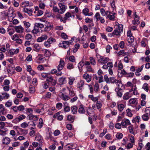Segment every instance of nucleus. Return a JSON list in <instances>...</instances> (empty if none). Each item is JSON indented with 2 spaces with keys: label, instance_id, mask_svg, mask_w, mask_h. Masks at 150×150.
Returning a JSON list of instances; mask_svg holds the SVG:
<instances>
[{
  "label": "nucleus",
  "instance_id": "1",
  "mask_svg": "<svg viewBox=\"0 0 150 150\" xmlns=\"http://www.w3.org/2000/svg\"><path fill=\"white\" fill-rule=\"evenodd\" d=\"M44 26L45 27L42 30L41 32L49 31L52 29L53 28L52 24L48 21H46L45 23Z\"/></svg>",
  "mask_w": 150,
  "mask_h": 150
},
{
  "label": "nucleus",
  "instance_id": "2",
  "mask_svg": "<svg viewBox=\"0 0 150 150\" xmlns=\"http://www.w3.org/2000/svg\"><path fill=\"white\" fill-rule=\"evenodd\" d=\"M46 81H47V83L49 86H54L57 83L56 80L53 79L52 76H50L48 77Z\"/></svg>",
  "mask_w": 150,
  "mask_h": 150
},
{
  "label": "nucleus",
  "instance_id": "3",
  "mask_svg": "<svg viewBox=\"0 0 150 150\" xmlns=\"http://www.w3.org/2000/svg\"><path fill=\"white\" fill-rule=\"evenodd\" d=\"M25 117L26 116L24 115H21L18 117H15L12 121V122L13 123L17 124L21 121L25 119Z\"/></svg>",
  "mask_w": 150,
  "mask_h": 150
},
{
  "label": "nucleus",
  "instance_id": "4",
  "mask_svg": "<svg viewBox=\"0 0 150 150\" xmlns=\"http://www.w3.org/2000/svg\"><path fill=\"white\" fill-rule=\"evenodd\" d=\"M106 13V17L107 18H109L110 20L111 21L114 20L115 18V15L116 14L113 11L111 12L109 11H107Z\"/></svg>",
  "mask_w": 150,
  "mask_h": 150
},
{
  "label": "nucleus",
  "instance_id": "5",
  "mask_svg": "<svg viewBox=\"0 0 150 150\" xmlns=\"http://www.w3.org/2000/svg\"><path fill=\"white\" fill-rule=\"evenodd\" d=\"M58 6L60 8L59 9V13L61 14H63L64 13L66 9L67 8V6L62 3H59Z\"/></svg>",
  "mask_w": 150,
  "mask_h": 150
},
{
  "label": "nucleus",
  "instance_id": "6",
  "mask_svg": "<svg viewBox=\"0 0 150 150\" xmlns=\"http://www.w3.org/2000/svg\"><path fill=\"white\" fill-rule=\"evenodd\" d=\"M10 96L8 93L6 92H4L0 95V101L2 100L3 99H8Z\"/></svg>",
  "mask_w": 150,
  "mask_h": 150
},
{
  "label": "nucleus",
  "instance_id": "7",
  "mask_svg": "<svg viewBox=\"0 0 150 150\" xmlns=\"http://www.w3.org/2000/svg\"><path fill=\"white\" fill-rule=\"evenodd\" d=\"M122 127L126 128L127 126L131 125L129 120L128 119L123 120L121 123Z\"/></svg>",
  "mask_w": 150,
  "mask_h": 150
},
{
  "label": "nucleus",
  "instance_id": "8",
  "mask_svg": "<svg viewBox=\"0 0 150 150\" xmlns=\"http://www.w3.org/2000/svg\"><path fill=\"white\" fill-rule=\"evenodd\" d=\"M65 62L64 61L61 59L59 62V64L57 67V69L59 71H61L65 65Z\"/></svg>",
  "mask_w": 150,
  "mask_h": 150
},
{
  "label": "nucleus",
  "instance_id": "9",
  "mask_svg": "<svg viewBox=\"0 0 150 150\" xmlns=\"http://www.w3.org/2000/svg\"><path fill=\"white\" fill-rule=\"evenodd\" d=\"M59 47L66 49L68 47H69V46L68 45V42L65 41H63L62 44L60 43Z\"/></svg>",
  "mask_w": 150,
  "mask_h": 150
},
{
  "label": "nucleus",
  "instance_id": "10",
  "mask_svg": "<svg viewBox=\"0 0 150 150\" xmlns=\"http://www.w3.org/2000/svg\"><path fill=\"white\" fill-rule=\"evenodd\" d=\"M15 30L16 32L19 33H23L24 31V28L21 25L16 26Z\"/></svg>",
  "mask_w": 150,
  "mask_h": 150
},
{
  "label": "nucleus",
  "instance_id": "11",
  "mask_svg": "<svg viewBox=\"0 0 150 150\" xmlns=\"http://www.w3.org/2000/svg\"><path fill=\"white\" fill-rule=\"evenodd\" d=\"M60 112H58L55 114L53 116L54 118H57L59 120H62L63 118V116L62 115H60Z\"/></svg>",
  "mask_w": 150,
  "mask_h": 150
},
{
  "label": "nucleus",
  "instance_id": "12",
  "mask_svg": "<svg viewBox=\"0 0 150 150\" xmlns=\"http://www.w3.org/2000/svg\"><path fill=\"white\" fill-rule=\"evenodd\" d=\"M47 38V36L46 35H42L41 37L38 38L37 41L38 42H41Z\"/></svg>",
  "mask_w": 150,
  "mask_h": 150
},
{
  "label": "nucleus",
  "instance_id": "13",
  "mask_svg": "<svg viewBox=\"0 0 150 150\" xmlns=\"http://www.w3.org/2000/svg\"><path fill=\"white\" fill-rule=\"evenodd\" d=\"M117 83H115L117 85V88L119 90H122L125 88L124 86H123V84L122 83V81L120 80H118Z\"/></svg>",
  "mask_w": 150,
  "mask_h": 150
},
{
  "label": "nucleus",
  "instance_id": "14",
  "mask_svg": "<svg viewBox=\"0 0 150 150\" xmlns=\"http://www.w3.org/2000/svg\"><path fill=\"white\" fill-rule=\"evenodd\" d=\"M89 9L88 8H85L82 11V13L83 14L86 16H91L93 14V13L91 12L88 13Z\"/></svg>",
  "mask_w": 150,
  "mask_h": 150
},
{
  "label": "nucleus",
  "instance_id": "15",
  "mask_svg": "<svg viewBox=\"0 0 150 150\" xmlns=\"http://www.w3.org/2000/svg\"><path fill=\"white\" fill-rule=\"evenodd\" d=\"M19 50V49L18 48L16 49V50L14 49H11L9 50L8 53L11 55H13L18 53Z\"/></svg>",
  "mask_w": 150,
  "mask_h": 150
},
{
  "label": "nucleus",
  "instance_id": "16",
  "mask_svg": "<svg viewBox=\"0 0 150 150\" xmlns=\"http://www.w3.org/2000/svg\"><path fill=\"white\" fill-rule=\"evenodd\" d=\"M127 73L125 70H122L121 69H118V75L119 76H122V75H126Z\"/></svg>",
  "mask_w": 150,
  "mask_h": 150
},
{
  "label": "nucleus",
  "instance_id": "17",
  "mask_svg": "<svg viewBox=\"0 0 150 150\" xmlns=\"http://www.w3.org/2000/svg\"><path fill=\"white\" fill-rule=\"evenodd\" d=\"M78 109V112L80 114H83L85 113V111L84 108V106L81 105Z\"/></svg>",
  "mask_w": 150,
  "mask_h": 150
},
{
  "label": "nucleus",
  "instance_id": "18",
  "mask_svg": "<svg viewBox=\"0 0 150 150\" xmlns=\"http://www.w3.org/2000/svg\"><path fill=\"white\" fill-rule=\"evenodd\" d=\"M130 125L128 127V129L129 131V132L131 134L135 135V132L134 131V127L132 125Z\"/></svg>",
  "mask_w": 150,
  "mask_h": 150
},
{
  "label": "nucleus",
  "instance_id": "19",
  "mask_svg": "<svg viewBox=\"0 0 150 150\" xmlns=\"http://www.w3.org/2000/svg\"><path fill=\"white\" fill-rule=\"evenodd\" d=\"M35 27H36L38 28H40V30H41L45 27L44 24L38 23H36L35 24Z\"/></svg>",
  "mask_w": 150,
  "mask_h": 150
},
{
  "label": "nucleus",
  "instance_id": "20",
  "mask_svg": "<svg viewBox=\"0 0 150 150\" xmlns=\"http://www.w3.org/2000/svg\"><path fill=\"white\" fill-rule=\"evenodd\" d=\"M83 78L87 79H88V81H87V82H89L90 81H91V76H90L89 75L87 74H84L83 76Z\"/></svg>",
  "mask_w": 150,
  "mask_h": 150
},
{
  "label": "nucleus",
  "instance_id": "21",
  "mask_svg": "<svg viewBox=\"0 0 150 150\" xmlns=\"http://www.w3.org/2000/svg\"><path fill=\"white\" fill-rule=\"evenodd\" d=\"M77 110L78 108L76 106H73L71 107V110L73 114H76L77 112Z\"/></svg>",
  "mask_w": 150,
  "mask_h": 150
},
{
  "label": "nucleus",
  "instance_id": "22",
  "mask_svg": "<svg viewBox=\"0 0 150 150\" xmlns=\"http://www.w3.org/2000/svg\"><path fill=\"white\" fill-rule=\"evenodd\" d=\"M59 84L60 85H62L64 83H65L66 82V78L65 77H61L59 79Z\"/></svg>",
  "mask_w": 150,
  "mask_h": 150
},
{
  "label": "nucleus",
  "instance_id": "23",
  "mask_svg": "<svg viewBox=\"0 0 150 150\" xmlns=\"http://www.w3.org/2000/svg\"><path fill=\"white\" fill-rule=\"evenodd\" d=\"M19 129L20 132L21 133L20 134L24 136L26 135L28 133V130L26 129H23L21 128H19Z\"/></svg>",
  "mask_w": 150,
  "mask_h": 150
},
{
  "label": "nucleus",
  "instance_id": "24",
  "mask_svg": "<svg viewBox=\"0 0 150 150\" xmlns=\"http://www.w3.org/2000/svg\"><path fill=\"white\" fill-rule=\"evenodd\" d=\"M75 116L72 115H69L67 117V120L72 123L75 119Z\"/></svg>",
  "mask_w": 150,
  "mask_h": 150
},
{
  "label": "nucleus",
  "instance_id": "25",
  "mask_svg": "<svg viewBox=\"0 0 150 150\" xmlns=\"http://www.w3.org/2000/svg\"><path fill=\"white\" fill-rule=\"evenodd\" d=\"M118 82V80L116 79L114 77H111L109 78L110 83H116Z\"/></svg>",
  "mask_w": 150,
  "mask_h": 150
},
{
  "label": "nucleus",
  "instance_id": "26",
  "mask_svg": "<svg viewBox=\"0 0 150 150\" xmlns=\"http://www.w3.org/2000/svg\"><path fill=\"white\" fill-rule=\"evenodd\" d=\"M69 91V95L71 97H73L75 95V93L72 88H67Z\"/></svg>",
  "mask_w": 150,
  "mask_h": 150
},
{
  "label": "nucleus",
  "instance_id": "27",
  "mask_svg": "<svg viewBox=\"0 0 150 150\" xmlns=\"http://www.w3.org/2000/svg\"><path fill=\"white\" fill-rule=\"evenodd\" d=\"M125 106L122 104H120L117 105V108L119 111L122 112Z\"/></svg>",
  "mask_w": 150,
  "mask_h": 150
},
{
  "label": "nucleus",
  "instance_id": "28",
  "mask_svg": "<svg viewBox=\"0 0 150 150\" xmlns=\"http://www.w3.org/2000/svg\"><path fill=\"white\" fill-rule=\"evenodd\" d=\"M35 139L36 140L38 141L39 142H42V138L40 134H38L36 135Z\"/></svg>",
  "mask_w": 150,
  "mask_h": 150
},
{
  "label": "nucleus",
  "instance_id": "29",
  "mask_svg": "<svg viewBox=\"0 0 150 150\" xmlns=\"http://www.w3.org/2000/svg\"><path fill=\"white\" fill-rule=\"evenodd\" d=\"M65 150H70L74 149V147L73 144H67L65 146Z\"/></svg>",
  "mask_w": 150,
  "mask_h": 150
},
{
  "label": "nucleus",
  "instance_id": "30",
  "mask_svg": "<svg viewBox=\"0 0 150 150\" xmlns=\"http://www.w3.org/2000/svg\"><path fill=\"white\" fill-rule=\"evenodd\" d=\"M129 92H127L124 94L123 96V99L125 100H127L131 97L129 96Z\"/></svg>",
  "mask_w": 150,
  "mask_h": 150
},
{
  "label": "nucleus",
  "instance_id": "31",
  "mask_svg": "<svg viewBox=\"0 0 150 150\" xmlns=\"http://www.w3.org/2000/svg\"><path fill=\"white\" fill-rule=\"evenodd\" d=\"M84 65V64L83 62H81L78 64V67L80 72H81L82 71V67Z\"/></svg>",
  "mask_w": 150,
  "mask_h": 150
},
{
  "label": "nucleus",
  "instance_id": "32",
  "mask_svg": "<svg viewBox=\"0 0 150 150\" xmlns=\"http://www.w3.org/2000/svg\"><path fill=\"white\" fill-rule=\"evenodd\" d=\"M148 84L146 83H144L142 87V88L144 89L146 91L148 92L149 89L148 86Z\"/></svg>",
  "mask_w": 150,
  "mask_h": 150
},
{
  "label": "nucleus",
  "instance_id": "33",
  "mask_svg": "<svg viewBox=\"0 0 150 150\" xmlns=\"http://www.w3.org/2000/svg\"><path fill=\"white\" fill-rule=\"evenodd\" d=\"M10 142V139L8 137H6L4 139L3 142L4 144H9Z\"/></svg>",
  "mask_w": 150,
  "mask_h": 150
},
{
  "label": "nucleus",
  "instance_id": "34",
  "mask_svg": "<svg viewBox=\"0 0 150 150\" xmlns=\"http://www.w3.org/2000/svg\"><path fill=\"white\" fill-rule=\"evenodd\" d=\"M34 49L33 50L36 52H38L40 50V47L39 45L37 44H35L34 46Z\"/></svg>",
  "mask_w": 150,
  "mask_h": 150
},
{
  "label": "nucleus",
  "instance_id": "35",
  "mask_svg": "<svg viewBox=\"0 0 150 150\" xmlns=\"http://www.w3.org/2000/svg\"><path fill=\"white\" fill-rule=\"evenodd\" d=\"M61 96L62 99L64 100H67L70 99V98L68 96L65 95L64 94H62Z\"/></svg>",
  "mask_w": 150,
  "mask_h": 150
},
{
  "label": "nucleus",
  "instance_id": "36",
  "mask_svg": "<svg viewBox=\"0 0 150 150\" xmlns=\"http://www.w3.org/2000/svg\"><path fill=\"white\" fill-rule=\"evenodd\" d=\"M29 91L30 93H34L35 91V88L34 87L30 85L29 87Z\"/></svg>",
  "mask_w": 150,
  "mask_h": 150
},
{
  "label": "nucleus",
  "instance_id": "37",
  "mask_svg": "<svg viewBox=\"0 0 150 150\" xmlns=\"http://www.w3.org/2000/svg\"><path fill=\"white\" fill-rule=\"evenodd\" d=\"M39 125L38 126L39 127V128H41L42 126L43 123V120L42 118H40L39 120Z\"/></svg>",
  "mask_w": 150,
  "mask_h": 150
},
{
  "label": "nucleus",
  "instance_id": "38",
  "mask_svg": "<svg viewBox=\"0 0 150 150\" xmlns=\"http://www.w3.org/2000/svg\"><path fill=\"white\" fill-rule=\"evenodd\" d=\"M67 68L69 69H71L74 68V65L72 64L71 63H68L67 66Z\"/></svg>",
  "mask_w": 150,
  "mask_h": 150
},
{
  "label": "nucleus",
  "instance_id": "39",
  "mask_svg": "<svg viewBox=\"0 0 150 150\" xmlns=\"http://www.w3.org/2000/svg\"><path fill=\"white\" fill-rule=\"evenodd\" d=\"M23 10L24 12L28 13L29 16H31L32 15V13L29 11L28 8H25L23 9Z\"/></svg>",
  "mask_w": 150,
  "mask_h": 150
},
{
  "label": "nucleus",
  "instance_id": "40",
  "mask_svg": "<svg viewBox=\"0 0 150 150\" xmlns=\"http://www.w3.org/2000/svg\"><path fill=\"white\" fill-rule=\"evenodd\" d=\"M148 115L146 114H144L142 116V119L145 121H147L149 119V117L148 116Z\"/></svg>",
  "mask_w": 150,
  "mask_h": 150
},
{
  "label": "nucleus",
  "instance_id": "41",
  "mask_svg": "<svg viewBox=\"0 0 150 150\" xmlns=\"http://www.w3.org/2000/svg\"><path fill=\"white\" fill-rule=\"evenodd\" d=\"M72 17V16H71V13L69 12H67L65 14L64 19H65L67 20L69 18Z\"/></svg>",
  "mask_w": 150,
  "mask_h": 150
},
{
  "label": "nucleus",
  "instance_id": "42",
  "mask_svg": "<svg viewBox=\"0 0 150 150\" xmlns=\"http://www.w3.org/2000/svg\"><path fill=\"white\" fill-rule=\"evenodd\" d=\"M123 135L122 133L120 132H117L116 135V137L118 139H120L123 137Z\"/></svg>",
  "mask_w": 150,
  "mask_h": 150
},
{
  "label": "nucleus",
  "instance_id": "43",
  "mask_svg": "<svg viewBox=\"0 0 150 150\" xmlns=\"http://www.w3.org/2000/svg\"><path fill=\"white\" fill-rule=\"evenodd\" d=\"M121 32L120 31H119L118 29L115 30L113 33L112 34L120 36V35Z\"/></svg>",
  "mask_w": 150,
  "mask_h": 150
},
{
  "label": "nucleus",
  "instance_id": "44",
  "mask_svg": "<svg viewBox=\"0 0 150 150\" xmlns=\"http://www.w3.org/2000/svg\"><path fill=\"white\" fill-rule=\"evenodd\" d=\"M23 4H24L25 6H32L33 5L32 3L31 2L30 3V2L28 1H25V2H23Z\"/></svg>",
  "mask_w": 150,
  "mask_h": 150
},
{
  "label": "nucleus",
  "instance_id": "45",
  "mask_svg": "<svg viewBox=\"0 0 150 150\" xmlns=\"http://www.w3.org/2000/svg\"><path fill=\"white\" fill-rule=\"evenodd\" d=\"M8 32L10 35H12L14 33V30L12 28H8Z\"/></svg>",
  "mask_w": 150,
  "mask_h": 150
},
{
  "label": "nucleus",
  "instance_id": "46",
  "mask_svg": "<svg viewBox=\"0 0 150 150\" xmlns=\"http://www.w3.org/2000/svg\"><path fill=\"white\" fill-rule=\"evenodd\" d=\"M84 84V82L83 81H81L77 84V86L79 88L82 87Z\"/></svg>",
  "mask_w": 150,
  "mask_h": 150
},
{
  "label": "nucleus",
  "instance_id": "47",
  "mask_svg": "<svg viewBox=\"0 0 150 150\" xmlns=\"http://www.w3.org/2000/svg\"><path fill=\"white\" fill-rule=\"evenodd\" d=\"M132 23L134 25H138L140 23V22L139 19H135L133 20L132 21Z\"/></svg>",
  "mask_w": 150,
  "mask_h": 150
},
{
  "label": "nucleus",
  "instance_id": "48",
  "mask_svg": "<svg viewBox=\"0 0 150 150\" xmlns=\"http://www.w3.org/2000/svg\"><path fill=\"white\" fill-rule=\"evenodd\" d=\"M91 64L92 65H94L96 64V62L95 60L92 57H90L89 58Z\"/></svg>",
  "mask_w": 150,
  "mask_h": 150
},
{
  "label": "nucleus",
  "instance_id": "49",
  "mask_svg": "<svg viewBox=\"0 0 150 150\" xmlns=\"http://www.w3.org/2000/svg\"><path fill=\"white\" fill-rule=\"evenodd\" d=\"M127 41L129 43H133L134 41L133 36H132L129 37L127 39Z\"/></svg>",
  "mask_w": 150,
  "mask_h": 150
},
{
  "label": "nucleus",
  "instance_id": "50",
  "mask_svg": "<svg viewBox=\"0 0 150 150\" xmlns=\"http://www.w3.org/2000/svg\"><path fill=\"white\" fill-rule=\"evenodd\" d=\"M100 13L103 16H105L107 14V11H105L103 8H102L100 9Z\"/></svg>",
  "mask_w": 150,
  "mask_h": 150
},
{
  "label": "nucleus",
  "instance_id": "51",
  "mask_svg": "<svg viewBox=\"0 0 150 150\" xmlns=\"http://www.w3.org/2000/svg\"><path fill=\"white\" fill-rule=\"evenodd\" d=\"M127 115L129 117H131L132 116V114L131 112V110L128 108L126 110Z\"/></svg>",
  "mask_w": 150,
  "mask_h": 150
},
{
  "label": "nucleus",
  "instance_id": "52",
  "mask_svg": "<svg viewBox=\"0 0 150 150\" xmlns=\"http://www.w3.org/2000/svg\"><path fill=\"white\" fill-rule=\"evenodd\" d=\"M39 32L40 30L39 29L37 28L36 27H35L34 29L32 31V32L34 34H36Z\"/></svg>",
  "mask_w": 150,
  "mask_h": 150
},
{
  "label": "nucleus",
  "instance_id": "53",
  "mask_svg": "<svg viewBox=\"0 0 150 150\" xmlns=\"http://www.w3.org/2000/svg\"><path fill=\"white\" fill-rule=\"evenodd\" d=\"M62 107V104L61 103H58L56 105V108L58 110L61 109Z\"/></svg>",
  "mask_w": 150,
  "mask_h": 150
},
{
  "label": "nucleus",
  "instance_id": "54",
  "mask_svg": "<svg viewBox=\"0 0 150 150\" xmlns=\"http://www.w3.org/2000/svg\"><path fill=\"white\" fill-rule=\"evenodd\" d=\"M136 100V98H132L129 100V103L131 104H134L135 103Z\"/></svg>",
  "mask_w": 150,
  "mask_h": 150
},
{
  "label": "nucleus",
  "instance_id": "55",
  "mask_svg": "<svg viewBox=\"0 0 150 150\" xmlns=\"http://www.w3.org/2000/svg\"><path fill=\"white\" fill-rule=\"evenodd\" d=\"M51 55V52L47 50L46 52H45L44 55L46 57H50Z\"/></svg>",
  "mask_w": 150,
  "mask_h": 150
},
{
  "label": "nucleus",
  "instance_id": "56",
  "mask_svg": "<svg viewBox=\"0 0 150 150\" xmlns=\"http://www.w3.org/2000/svg\"><path fill=\"white\" fill-rule=\"evenodd\" d=\"M24 26L26 28H28L30 25V24L28 22L26 21H24L23 22Z\"/></svg>",
  "mask_w": 150,
  "mask_h": 150
},
{
  "label": "nucleus",
  "instance_id": "57",
  "mask_svg": "<svg viewBox=\"0 0 150 150\" xmlns=\"http://www.w3.org/2000/svg\"><path fill=\"white\" fill-rule=\"evenodd\" d=\"M6 109L4 108H2V109L0 111V115H4L6 113Z\"/></svg>",
  "mask_w": 150,
  "mask_h": 150
},
{
  "label": "nucleus",
  "instance_id": "58",
  "mask_svg": "<svg viewBox=\"0 0 150 150\" xmlns=\"http://www.w3.org/2000/svg\"><path fill=\"white\" fill-rule=\"evenodd\" d=\"M122 126L121 124L119 123H116L115 125V127L117 129H120L121 128Z\"/></svg>",
  "mask_w": 150,
  "mask_h": 150
},
{
  "label": "nucleus",
  "instance_id": "59",
  "mask_svg": "<svg viewBox=\"0 0 150 150\" xmlns=\"http://www.w3.org/2000/svg\"><path fill=\"white\" fill-rule=\"evenodd\" d=\"M101 60L102 61L103 64H104L106 63L108 61V58L107 57H103Z\"/></svg>",
  "mask_w": 150,
  "mask_h": 150
},
{
  "label": "nucleus",
  "instance_id": "60",
  "mask_svg": "<svg viewBox=\"0 0 150 150\" xmlns=\"http://www.w3.org/2000/svg\"><path fill=\"white\" fill-rule=\"evenodd\" d=\"M47 40L50 44H51L56 41V40L55 39L52 38H49Z\"/></svg>",
  "mask_w": 150,
  "mask_h": 150
},
{
  "label": "nucleus",
  "instance_id": "61",
  "mask_svg": "<svg viewBox=\"0 0 150 150\" xmlns=\"http://www.w3.org/2000/svg\"><path fill=\"white\" fill-rule=\"evenodd\" d=\"M69 60L73 62H75V57L74 56H71L69 57Z\"/></svg>",
  "mask_w": 150,
  "mask_h": 150
},
{
  "label": "nucleus",
  "instance_id": "62",
  "mask_svg": "<svg viewBox=\"0 0 150 150\" xmlns=\"http://www.w3.org/2000/svg\"><path fill=\"white\" fill-rule=\"evenodd\" d=\"M49 85H48L47 83L45 82H43L42 84L43 87L45 89H46L48 88Z\"/></svg>",
  "mask_w": 150,
  "mask_h": 150
},
{
  "label": "nucleus",
  "instance_id": "63",
  "mask_svg": "<svg viewBox=\"0 0 150 150\" xmlns=\"http://www.w3.org/2000/svg\"><path fill=\"white\" fill-rule=\"evenodd\" d=\"M95 17L97 21H98L100 20V18L101 17L100 16V13L98 12H97L96 13Z\"/></svg>",
  "mask_w": 150,
  "mask_h": 150
},
{
  "label": "nucleus",
  "instance_id": "64",
  "mask_svg": "<svg viewBox=\"0 0 150 150\" xmlns=\"http://www.w3.org/2000/svg\"><path fill=\"white\" fill-rule=\"evenodd\" d=\"M61 37L65 40L68 38V36L64 33H61Z\"/></svg>",
  "mask_w": 150,
  "mask_h": 150
}]
</instances>
